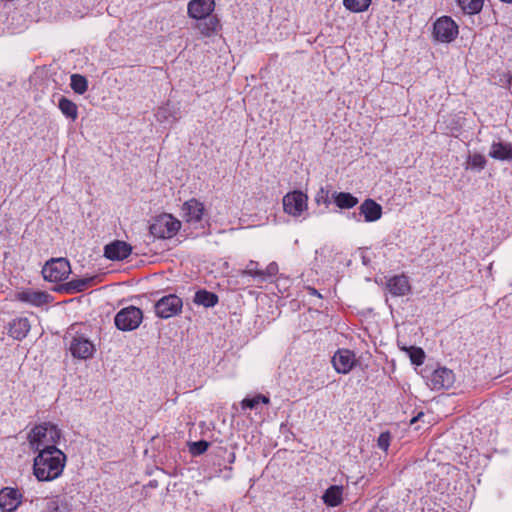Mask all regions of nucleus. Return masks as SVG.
<instances>
[{"mask_svg":"<svg viewBox=\"0 0 512 512\" xmlns=\"http://www.w3.org/2000/svg\"><path fill=\"white\" fill-rule=\"evenodd\" d=\"M181 228V222L171 214H161L153 219L150 234L158 239H171Z\"/></svg>","mask_w":512,"mask_h":512,"instance_id":"3","label":"nucleus"},{"mask_svg":"<svg viewBox=\"0 0 512 512\" xmlns=\"http://www.w3.org/2000/svg\"><path fill=\"white\" fill-rule=\"evenodd\" d=\"M182 307V299L175 294L163 296L154 304L155 314L161 319H168L178 315L181 313Z\"/></svg>","mask_w":512,"mask_h":512,"instance_id":"7","label":"nucleus"},{"mask_svg":"<svg viewBox=\"0 0 512 512\" xmlns=\"http://www.w3.org/2000/svg\"><path fill=\"white\" fill-rule=\"evenodd\" d=\"M308 291H309V294L310 295H313V296H317L319 298H322L321 294L315 289V288H312V287H308Z\"/></svg>","mask_w":512,"mask_h":512,"instance_id":"40","label":"nucleus"},{"mask_svg":"<svg viewBox=\"0 0 512 512\" xmlns=\"http://www.w3.org/2000/svg\"><path fill=\"white\" fill-rule=\"evenodd\" d=\"M70 273L71 266L65 258L51 259L46 262L42 269L44 279L55 283L66 280Z\"/></svg>","mask_w":512,"mask_h":512,"instance_id":"5","label":"nucleus"},{"mask_svg":"<svg viewBox=\"0 0 512 512\" xmlns=\"http://www.w3.org/2000/svg\"><path fill=\"white\" fill-rule=\"evenodd\" d=\"M333 200L340 209H351L358 204V198L349 192H335Z\"/></svg>","mask_w":512,"mask_h":512,"instance_id":"26","label":"nucleus"},{"mask_svg":"<svg viewBox=\"0 0 512 512\" xmlns=\"http://www.w3.org/2000/svg\"><path fill=\"white\" fill-rule=\"evenodd\" d=\"M235 458H236L235 453L234 452L230 453L229 459H228L229 464L234 463Z\"/></svg>","mask_w":512,"mask_h":512,"instance_id":"41","label":"nucleus"},{"mask_svg":"<svg viewBox=\"0 0 512 512\" xmlns=\"http://www.w3.org/2000/svg\"><path fill=\"white\" fill-rule=\"evenodd\" d=\"M457 35L458 25L449 16H442L433 24V36L439 42L450 43Z\"/></svg>","mask_w":512,"mask_h":512,"instance_id":"8","label":"nucleus"},{"mask_svg":"<svg viewBox=\"0 0 512 512\" xmlns=\"http://www.w3.org/2000/svg\"><path fill=\"white\" fill-rule=\"evenodd\" d=\"M51 298V295L45 291H36L30 288L23 289L15 294V299L17 301L34 307L47 305Z\"/></svg>","mask_w":512,"mask_h":512,"instance_id":"12","label":"nucleus"},{"mask_svg":"<svg viewBox=\"0 0 512 512\" xmlns=\"http://www.w3.org/2000/svg\"><path fill=\"white\" fill-rule=\"evenodd\" d=\"M182 210L186 222L198 223L202 220L204 205L199 200L192 198L183 204Z\"/></svg>","mask_w":512,"mask_h":512,"instance_id":"19","label":"nucleus"},{"mask_svg":"<svg viewBox=\"0 0 512 512\" xmlns=\"http://www.w3.org/2000/svg\"><path fill=\"white\" fill-rule=\"evenodd\" d=\"M132 246L122 240H114L105 245L104 256L111 261H122L130 256Z\"/></svg>","mask_w":512,"mask_h":512,"instance_id":"16","label":"nucleus"},{"mask_svg":"<svg viewBox=\"0 0 512 512\" xmlns=\"http://www.w3.org/2000/svg\"><path fill=\"white\" fill-rule=\"evenodd\" d=\"M215 9V0H191L187 5V14L192 19L210 16Z\"/></svg>","mask_w":512,"mask_h":512,"instance_id":"17","label":"nucleus"},{"mask_svg":"<svg viewBox=\"0 0 512 512\" xmlns=\"http://www.w3.org/2000/svg\"><path fill=\"white\" fill-rule=\"evenodd\" d=\"M489 156L500 161H511L512 144L505 142H493L489 150Z\"/></svg>","mask_w":512,"mask_h":512,"instance_id":"24","label":"nucleus"},{"mask_svg":"<svg viewBox=\"0 0 512 512\" xmlns=\"http://www.w3.org/2000/svg\"><path fill=\"white\" fill-rule=\"evenodd\" d=\"M359 215L365 222H375L382 217V206L371 198L365 199L359 206Z\"/></svg>","mask_w":512,"mask_h":512,"instance_id":"20","label":"nucleus"},{"mask_svg":"<svg viewBox=\"0 0 512 512\" xmlns=\"http://www.w3.org/2000/svg\"><path fill=\"white\" fill-rule=\"evenodd\" d=\"M372 0H343L344 7L354 13L366 11Z\"/></svg>","mask_w":512,"mask_h":512,"instance_id":"30","label":"nucleus"},{"mask_svg":"<svg viewBox=\"0 0 512 512\" xmlns=\"http://www.w3.org/2000/svg\"><path fill=\"white\" fill-rule=\"evenodd\" d=\"M98 283V276H90L79 279H72L63 286L69 294L80 293Z\"/></svg>","mask_w":512,"mask_h":512,"instance_id":"22","label":"nucleus"},{"mask_svg":"<svg viewBox=\"0 0 512 512\" xmlns=\"http://www.w3.org/2000/svg\"><path fill=\"white\" fill-rule=\"evenodd\" d=\"M353 217L356 219V221H360V219L356 216L355 213H353Z\"/></svg>","mask_w":512,"mask_h":512,"instance_id":"43","label":"nucleus"},{"mask_svg":"<svg viewBox=\"0 0 512 512\" xmlns=\"http://www.w3.org/2000/svg\"><path fill=\"white\" fill-rule=\"evenodd\" d=\"M462 118L457 115H452L446 121V131L450 136H457L460 133L463 123Z\"/></svg>","mask_w":512,"mask_h":512,"instance_id":"32","label":"nucleus"},{"mask_svg":"<svg viewBox=\"0 0 512 512\" xmlns=\"http://www.w3.org/2000/svg\"><path fill=\"white\" fill-rule=\"evenodd\" d=\"M457 3L465 14L475 15L482 10L484 0H457Z\"/></svg>","mask_w":512,"mask_h":512,"instance_id":"29","label":"nucleus"},{"mask_svg":"<svg viewBox=\"0 0 512 512\" xmlns=\"http://www.w3.org/2000/svg\"><path fill=\"white\" fill-rule=\"evenodd\" d=\"M208 447H209V443L207 441H205V440L196 441L190 445V452L192 455L198 456V455H201L204 452H206Z\"/></svg>","mask_w":512,"mask_h":512,"instance_id":"35","label":"nucleus"},{"mask_svg":"<svg viewBox=\"0 0 512 512\" xmlns=\"http://www.w3.org/2000/svg\"><path fill=\"white\" fill-rule=\"evenodd\" d=\"M344 487L342 485H331L322 495L323 503L328 507H338L343 503Z\"/></svg>","mask_w":512,"mask_h":512,"instance_id":"23","label":"nucleus"},{"mask_svg":"<svg viewBox=\"0 0 512 512\" xmlns=\"http://www.w3.org/2000/svg\"><path fill=\"white\" fill-rule=\"evenodd\" d=\"M197 20L198 22L195 25V28L199 30L201 35L204 37H211L215 35L221 28L220 20L216 15L210 14V16Z\"/></svg>","mask_w":512,"mask_h":512,"instance_id":"21","label":"nucleus"},{"mask_svg":"<svg viewBox=\"0 0 512 512\" xmlns=\"http://www.w3.org/2000/svg\"><path fill=\"white\" fill-rule=\"evenodd\" d=\"M23 494L17 488L4 487L0 490V508L14 512L22 504Z\"/></svg>","mask_w":512,"mask_h":512,"instance_id":"13","label":"nucleus"},{"mask_svg":"<svg viewBox=\"0 0 512 512\" xmlns=\"http://www.w3.org/2000/svg\"><path fill=\"white\" fill-rule=\"evenodd\" d=\"M455 381L452 370L446 367L435 369L428 377L427 384L432 390L449 389Z\"/></svg>","mask_w":512,"mask_h":512,"instance_id":"11","label":"nucleus"},{"mask_svg":"<svg viewBox=\"0 0 512 512\" xmlns=\"http://www.w3.org/2000/svg\"><path fill=\"white\" fill-rule=\"evenodd\" d=\"M386 289L393 297H403L411 293L412 286L408 276L399 274L387 279Z\"/></svg>","mask_w":512,"mask_h":512,"instance_id":"15","label":"nucleus"},{"mask_svg":"<svg viewBox=\"0 0 512 512\" xmlns=\"http://www.w3.org/2000/svg\"><path fill=\"white\" fill-rule=\"evenodd\" d=\"M409 357L413 364L421 365L425 360V353L422 348L412 347L409 352Z\"/></svg>","mask_w":512,"mask_h":512,"instance_id":"34","label":"nucleus"},{"mask_svg":"<svg viewBox=\"0 0 512 512\" xmlns=\"http://www.w3.org/2000/svg\"><path fill=\"white\" fill-rule=\"evenodd\" d=\"M282 203L286 214L300 217L308 209V196L300 190H294L284 195Z\"/></svg>","mask_w":512,"mask_h":512,"instance_id":"6","label":"nucleus"},{"mask_svg":"<svg viewBox=\"0 0 512 512\" xmlns=\"http://www.w3.org/2000/svg\"><path fill=\"white\" fill-rule=\"evenodd\" d=\"M73 330V327H71L68 331V334L71 335V331Z\"/></svg>","mask_w":512,"mask_h":512,"instance_id":"44","label":"nucleus"},{"mask_svg":"<svg viewBox=\"0 0 512 512\" xmlns=\"http://www.w3.org/2000/svg\"><path fill=\"white\" fill-rule=\"evenodd\" d=\"M61 438L62 431L52 422L37 424L27 434L29 446L34 452L57 447Z\"/></svg>","mask_w":512,"mask_h":512,"instance_id":"2","label":"nucleus"},{"mask_svg":"<svg viewBox=\"0 0 512 512\" xmlns=\"http://www.w3.org/2000/svg\"><path fill=\"white\" fill-rule=\"evenodd\" d=\"M356 358L349 349H338L332 357V364L337 373L347 374L355 366Z\"/></svg>","mask_w":512,"mask_h":512,"instance_id":"14","label":"nucleus"},{"mask_svg":"<svg viewBox=\"0 0 512 512\" xmlns=\"http://www.w3.org/2000/svg\"><path fill=\"white\" fill-rule=\"evenodd\" d=\"M259 404L258 400L256 399V396L254 397H246L241 401V407L242 409H254Z\"/></svg>","mask_w":512,"mask_h":512,"instance_id":"38","label":"nucleus"},{"mask_svg":"<svg viewBox=\"0 0 512 512\" xmlns=\"http://www.w3.org/2000/svg\"><path fill=\"white\" fill-rule=\"evenodd\" d=\"M58 108L67 118L76 120L78 117L77 105L66 97H61L58 102Z\"/></svg>","mask_w":512,"mask_h":512,"instance_id":"27","label":"nucleus"},{"mask_svg":"<svg viewBox=\"0 0 512 512\" xmlns=\"http://www.w3.org/2000/svg\"><path fill=\"white\" fill-rule=\"evenodd\" d=\"M46 512H71L68 502L60 496L52 497L46 504Z\"/></svg>","mask_w":512,"mask_h":512,"instance_id":"28","label":"nucleus"},{"mask_svg":"<svg viewBox=\"0 0 512 512\" xmlns=\"http://www.w3.org/2000/svg\"><path fill=\"white\" fill-rule=\"evenodd\" d=\"M69 351L72 356L77 359H88L91 358L95 353L94 344L83 334L71 335V341L69 343Z\"/></svg>","mask_w":512,"mask_h":512,"instance_id":"9","label":"nucleus"},{"mask_svg":"<svg viewBox=\"0 0 512 512\" xmlns=\"http://www.w3.org/2000/svg\"><path fill=\"white\" fill-rule=\"evenodd\" d=\"M391 435L387 432H382L377 440V445L380 449L387 451L390 445Z\"/></svg>","mask_w":512,"mask_h":512,"instance_id":"36","label":"nucleus"},{"mask_svg":"<svg viewBox=\"0 0 512 512\" xmlns=\"http://www.w3.org/2000/svg\"><path fill=\"white\" fill-rule=\"evenodd\" d=\"M256 399L258 400L259 403H263V404H268L270 401L268 397H266L262 394L256 395Z\"/></svg>","mask_w":512,"mask_h":512,"instance_id":"39","label":"nucleus"},{"mask_svg":"<svg viewBox=\"0 0 512 512\" xmlns=\"http://www.w3.org/2000/svg\"><path fill=\"white\" fill-rule=\"evenodd\" d=\"M467 163L472 169L483 170L487 161L482 154L474 153L468 157Z\"/></svg>","mask_w":512,"mask_h":512,"instance_id":"33","label":"nucleus"},{"mask_svg":"<svg viewBox=\"0 0 512 512\" xmlns=\"http://www.w3.org/2000/svg\"><path fill=\"white\" fill-rule=\"evenodd\" d=\"M315 201L318 205H320L322 203L325 205H328L329 204V191L323 187L320 188V190L317 192V194L315 196Z\"/></svg>","mask_w":512,"mask_h":512,"instance_id":"37","label":"nucleus"},{"mask_svg":"<svg viewBox=\"0 0 512 512\" xmlns=\"http://www.w3.org/2000/svg\"><path fill=\"white\" fill-rule=\"evenodd\" d=\"M142 321V310L133 305L122 308L114 318L115 326L121 331H133L140 326Z\"/></svg>","mask_w":512,"mask_h":512,"instance_id":"4","label":"nucleus"},{"mask_svg":"<svg viewBox=\"0 0 512 512\" xmlns=\"http://www.w3.org/2000/svg\"><path fill=\"white\" fill-rule=\"evenodd\" d=\"M421 416H423L422 412H420L416 417H413L410 421L411 424L415 423Z\"/></svg>","mask_w":512,"mask_h":512,"instance_id":"42","label":"nucleus"},{"mask_svg":"<svg viewBox=\"0 0 512 512\" xmlns=\"http://www.w3.org/2000/svg\"><path fill=\"white\" fill-rule=\"evenodd\" d=\"M31 329L30 321L27 317H17L12 319L7 326V333L15 340L25 339Z\"/></svg>","mask_w":512,"mask_h":512,"instance_id":"18","label":"nucleus"},{"mask_svg":"<svg viewBox=\"0 0 512 512\" xmlns=\"http://www.w3.org/2000/svg\"><path fill=\"white\" fill-rule=\"evenodd\" d=\"M36 453L32 470L39 482H50L63 474L67 456L62 450L58 447H50Z\"/></svg>","mask_w":512,"mask_h":512,"instance_id":"1","label":"nucleus"},{"mask_svg":"<svg viewBox=\"0 0 512 512\" xmlns=\"http://www.w3.org/2000/svg\"><path fill=\"white\" fill-rule=\"evenodd\" d=\"M193 302L198 306L212 308L218 304L219 297L214 292L208 291L206 289H199L195 292Z\"/></svg>","mask_w":512,"mask_h":512,"instance_id":"25","label":"nucleus"},{"mask_svg":"<svg viewBox=\"0 0 512 512\" xmlns=\"http://www.w3.org/2000/svg\"><path fill=\"white\" fill-rule=\"evenodd\" d=\"M70 86L75 93L82 95L88 89V82L84 76L80 74H73L71 76Z\"/></svg>","mask_w":512,"mask_h":512,"instance_id":"31","label":"nucleus"},{"mask_svg":"<svg viewBox=\"0 0 512 512\" xmlns=\"http://www.w3.org/2000/svg\"><path fill=\"white\" fill-rule=\"evenodd\" d=\"M279 272V267L276 262L269 263L265 269L259 268V263L254 260H250L246 268L241 272L242 275L250 276L260 281H268L275 277Z\"/></svg>","mask_w":512,"mask_h":512,"instance_id":"10","label":"nucleus"}]
</instances>
